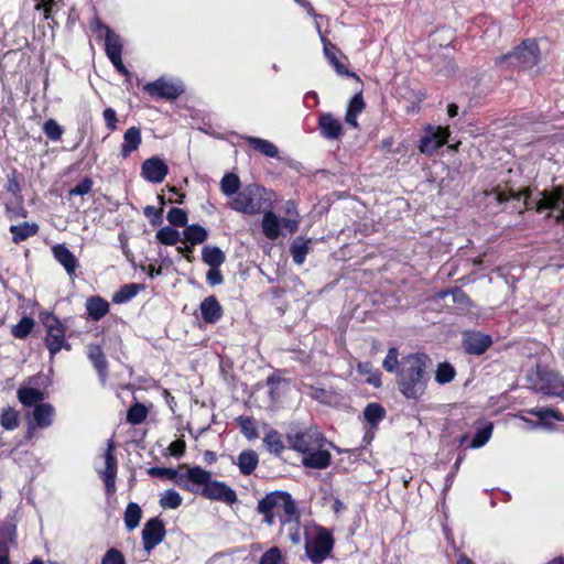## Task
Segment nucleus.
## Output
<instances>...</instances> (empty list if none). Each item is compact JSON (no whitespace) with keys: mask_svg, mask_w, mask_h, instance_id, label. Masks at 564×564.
I'll list each match as a JSON object with an SVG mask.
<instances>
[{"mask_svg":"<svg viewBox=\"0 0 564 564\" xmlns=\"http://www.w3.org/2000/svg\"><path fill=\"white\" fill-rule=\"evenodd\" d=\"M88 358L93 362L94 367L97 369L100 376H106L107 373V360L106 356L98 345H90L88 347Z\"/></svg>","mask_w":564,"mask_h":564,"instance_id":"nucleus-33","label":"nucleus"},{"mask_svg":"<svg viewBox=\"0 0 564 564\" xmlns=\"http://www.w3.org/2000/svg\"><path fill=\"white\" fill-rule=\"evenodd\" d=\"M43 324L46 328L45 345L51 357H54L62 348L70 349L65 339V328L56 316L47 315L43 319Z\"/></svg>","mask_w":564,"mask_h":564,"instance_id":"nucleus-8","label":"nucleus"},{"mask_svg":"<svg viewBox=\"0 0 564 564\" xmlns=\"http://www.w3.org/2000/svg\"><path fill=\"white\" fill-rule=\"evenodd\" d=\"M143 90L153 97L169 100L176 99L184 91L182 84L167 80L164 77L145 84Z\"/></svg>","mask_w":564,"mask_h":564,"instance_id":"nucleus-10","label":"nucleus"},{"mask_svg":"<svg viewBox=\"0 0 564 564\" xmlns=\"http://www.w3.org/2000/svg\"><path fill=\"white\" fill-rule=\"evenodd\" d=\"M52 252L56 261L63 265L67 274L72 278L78 268V260L74 253L64 245L58 243L52 248Z\"/></svg>","mask_w":564,"mask_h":564,"instance_id":"nucleus-19","label":"nucleus"},{"mask_svg":"<svg viewBox=\"0 0 564 564\" xmlns=\"http://www.w3.org/2000/svg\"><path fill=\"white\" fill-rule=\"evenodd\" d=\"M364 415L371 425H376L383 419L384 409L378 403H370L366 406Z\"/></svg>","mask_w":564,"mask_h":564,"instance_id":"nucleus-48","label":"nucleus"},{"mask_svg":"<svg viewBox=\"0 0 564 564\" xmlns=\"http://www.w3.org/2000/svg\"><path fill=\"white\" fill-rule=\"evenodd\" d=\"M527 412L531 415L536 416L541 421H547L551 419L556 420V421L562 420V415L558 412H556L550 408H534V409L528 410Z\"/></svg>","mask_w":564,"mask_h":564,"instance_id":"nucleus-54","label":"nucleus"},{"mask_svg":"<svg viewBox=\"0 0 564 564\" xmlns=\"http://www.w3.org/2000/svg\"><path fill=\"white\" fill-rule=\"evenodd\" d=\"M448 137V128L429 126L424 137L420 140L419 150L421 153L432 155L447 142Z\"/></svg>","mask_w":564,"mask_h":564,"instance_id":"nucleus-9","label":"nucleus"},{"mask_svg":"<svg viewBox=\"0 0 564 564\" xmlns=\"http://www.w3.org/2000/svg\"><path fill=\"white\" fill-rule=\"evenodd\" d=\"M148 473H149V475H151L153 477L167 478V479L174 480L176 485H177V479L181 474L173 468H165V467H151L148 470Z\"/></svg>","mask_w":564,"mask_h":564,"instance_id":"nucleus-57","label":"nucleus"},{"mask_svg":"<svg viewBox=\"0 0 564 564\" xmlns=\"http://www.w3.org/2000/svg\"><path fill=\"white\" fill-rule=\"evenodd\" d=\"M283 555L278 546H272L260 557L259 564H282Z\"/></svg>","mask_w":564,"mask_h":564,"instance_id":"nucleus-55","label":"nucleus"},{"mask_svg":"<svg viewBox=\"0 0 564 564\" xmlns=\"http://www.w3.org/2000/svg\"><path fill=\"white\" fill-rule=\"evenodd\" d=\"M86 310L91 319L99 321L109 312V304L99 296H93L87 300Z\"/></svg>","mask_w":564,"mask_h":564,"instance_id":"nucleus-28","label":"nucleus"},{"mask_svg":"<svg viewBox=\"0 0 564 564\" xmlns=\"http://www.w3.org/2000/svg\"><path fill=\"white\" fill-rule=\"evenodd\" d=\"M166 534L164 523L159 518L147 521L142 530V542L144 550L150 553L158 544H160Z\"/></svg>","mask_w":564,"mask_h":564,"instance_id":"nucleus-12","label":"nucleus"},{"mask_svg":"<svg viewBox=\"0 0 564 564\" xmlns=\"http://www.w3.org/2000/svg\"><path fill=\"white\" fill-rule=\"evenodd\" d=\"M456 376L455 368L447 361L437 365L435 371V381L438 384H445L454 380Z\"/></svg>","mask_w":564,"mask_h":564,"instance_id":"nucleus-40","label":"nucleus"},{"mask_svg":"<svg viewBox=\"0 0 564 564\" xmlns=\"http://www.w3.org/2000/svg\"><path fill=\"white\" fill-rule=\"evenodd\" d=\"M185 442L183 440H176L172 442L169 446L170 454L175 457H180L185 452Z\"/></svg>","mask_w":564,"mask_h":564,"instance_id":"nucleus-64","label":"nucleus"},{"mask_svg":"<svg viewBox=\"0 0 564 564\" xmlns=\"http://www.w3.org/2000/svg\"><path fill=\"white\" fill-rule=\"evenodd\" d=\"M183 235L185 237V240L188 241L191 245L203 243L208 236L207 230L204 227L196 224L185 226Z\"/></svg>","mask_w":564,"mask_h":564,"instance_id":"nucleus-36","label":"nucleus"},{"mask_svg":"<svg viewBox=\"0 0 564 564\" xmlns=\"http://www.w3.org/2000/svg\"><path fill=\"white\" fill-rule=\"evenodd\" d=\"M182 503V497L174 489L165 490L160 498V506L163 509H176Z\"/></svg>","mask_w":564,"mask_h":564,"instance_id":"nucleus-45","label":"nucleus"},{"mask_svg":"<svg viewBox=\"0 0 564 564\" xmlns=\"http://www.w3.org/2000/svg\"><path fill=\"white\" fill-rule=\"evenodd\" d=\"M43 131L45 135L52 141L61 140L64 129L54 119H48L44 122Z\"/></svg>","mask_w":564,"mask_h":564,"instance_id":"nucleus-51","label":"nucleus"},{"mask_svg":"<svg viewBox=\"0 0 564 564\" xmlns=\"http://www.w3.org/2000/svg\"><path fill=\"white\" fill-rule=\"evenodd\" d=\"M300 225V216H286L280 219V226L285 228L290 234H294Z\"/></svg>","mask_w":564,"mask_h":564,"instance_id":"nucleus-62","label":"nucleus"},{"mask_svg":"<svg viewBox=\"0 0 564 564\" xmlns=\"http://www.w3.org/2000/svg\"><path fill=\"white\" fill-rule=\"evenodd\" d=\"M91 187H93L91 178L85 177L82 182H79L76 186H74L69 191V195L70 196H74V195H79V196L86 195V194H88L91 191Z\"/></svg>","mask_w":564,"mask_h":564,"instance_id":"nucleus-61","label":"nucleus"},{"mask_svg":"<svg viewBox=\"0 0 564 564\" xmlns=\"http://www.w3.org/2000/svg\"><path fill=\"white\" fill-rule=\"evenodd\" d=\"M321 134L329 140H337L343 134V124L332 113H324L318 119Z\"/></svg>","mask_w":564,"mask_h":564,"instance_id":"nucleus-20","label":"nucleus"},{"mask_svg":"<svg viewBox=\"0 0 564 564\" xmlns=\"http://www.w3.org/2000/svg\"><path fill=\"white\" fill-rule=\"evenodd\" d=\"M202 318L208 323L214 324L223 316V308L214 295L207 296L200 303Z\"/></svg>","mask_w":564,"mask_h":564,"instance_id":"nucleus-23","label":"nucleus"},{"mask_svg":"<svg viewBox=\"0 0 564 564\" xmlns=\"http://www.w3.org/2000/svg\"><path fill=\"white\" fill-rule=\"evenodd\" d=\"M122 553L117 549H110L106 552L101 560V564H124Z\"/></svg>","mask_w":564,"mask_h":564,"instance_id":"nucleus-59","label":"nucleus"},{"mask_svg":"<svg viewBox=\"0 0 564 564\" xmlns=\"http://www.w3.org/2000/svg\"><path fill=\"white\" fill-rule=\"evenodd\" d=\"M202 496L227 505H232L237 501L236 491L225 482L216 480H210L209 484H206V487L202 489Z\"/></svg>","mask_w":564,"mask_h":564,"instance_id":"nucleus-15","label":"nucleus"},{"mask_svg":"<svg viewBox=\"0 0 564 564\" xmlns=\"http://www.w3.org/2000/svg\"><path fill=\"white\" fill-rule=\"evenodd\" d=\"M447 294H449V291H442V292L437 293V297L444 299ZM451 294L453 296L454 303H456L463 307H469L473 305L470 299L463 290L456 288L451 291Z\"/></svg>","mask_w":564,"mask_h":564,"instance_id":"nucleus-50","label":"nucleus"},{"mask_svg":"<svg viewBox=\"0 0 564 564\" xmlns=\"http://www.w3.org/2000/svg\"><path fill=\"white\" fill-rule=\"evenodd\" d=\"M142 176L152 183H161L169 173V167L163 160L150 158L142 163Z\"/></svg>","mask_w":564,"mask_h":564,"instance_id":"nucleus-18","label":"nucleus"},{"mask_svg":"<svg viewBox=\"0 0 564 564\" xmlns=\"http://www.w3.org/2000/svg\"><path fill=\"white\" fill-rule=\"evenodd\" d=\"M238 423L241 429V432L248 440H254L258 437L257 427L254 421L248 416L238 417Z\"/></svg>","mask_w":564,"mask_h":564,"instance_id":"nucleus-53","label":"nucleus"},{"mask_svg":"<svg viewBox=\"0 0 564 564\" xmlns=\"http://www.w3.org/2000/svg\"><path fill=\"white\" fill-rule=\"evenodd\" d=\"M332 455L328 451L318 448L306 453L302 458V465L306 468L325 469L330 465Z\"/></svg>","mask_w":564,"mask_h":564,"instance_id":"nucleus-21","label":"nucleus"},{"mask_svg":"<svg viewBox=\"0 0 564 564\" xmlns=\"http://www.w3.org/2000/svg\"><path fill=\"white\" fill-rule=\"evenodd\" d=\"M431 367L432 359L424 352L409 354L401 358L395 382L405 399L416 401L425 394Z\"/></svg>","mask_w":564,"mask_h":564,"instance_id":"nucleus-1","label":"nucleus"},{"mask_svg":"<svg viewBox=\"0 0 564 564\" xmlns=\"http://www.w3.org/2000/svg\"><path fill=\"white\" fill-rule=\"evenodd\" d=\"M203 261L208 264L210 268L220 267L225 260L226 256L218 247L205 246L202 250Z\"/></svg>","mask_w":564,"mask_h":564,"instance_id":"nucleus-30","label":"nucleus"},{"mask_svg":"<svg viewBox=\"0 0 564 564\" xmlns=\"http://www.w3.org/2000/svg\"><path fill=\"white\" fill-rule=\"evenodd\" d=\"M307 240L304 238L297 237L290 247V252L292 254L293 261L296 264H302L305 261L306 254L308 253L310 247H308Z\"/></svg>","mask_w":564,"mask_h":564,"instance_id":"nucleus-37","label":"nucleus"},{"mask_svg":"<svg viewBox=\"0 0 564 564\" xmlns=\"http://www.w3.org/2000/svg\"><path fill=\"white\" fill-rule=\"evenodd\" d=\"M143 213L147 217L151 218V224L153 226H159L162 224L163 221V218H162V214H163V208H155L154 206H147L144 207L143 209Z\"/></svg>","mask_w":564,"mask_h":564,"instance_id":"nucleus-60","label":"nucleus"},{"mask_svg":"<svg viewBox=\"0 0 564 564\" xmlns=\"http://www.w3.org/2000/svg\"><path fill=\"white\" fill-rule=\"evenodd\" d=\"M212 480V474L199 466L191 467L185 473H181L177 479V486L188 491H196V486L206 487Z\"/></svg>","mask_w":564,"mask_h":564,"instance_id":"nucleus-13","label":"nucleus"},{"mask_svg":"<svg viewBox=\"0 0 564 564\" xmlns=\"http://www.w3.org/2000/svg\"><path fill=\"white\" fill-rule=\"evenodd\" d=\"M280 218L272 212L263 210L262 231L269 240H276L280 237Z\"/></svg>","mask_w":564,"mask_h":564,"instance_id":"nucleus-25","label":"nucleus"},{"mask_svg":"<svg viewBox=\"0 0 564 564\" xmlns=\"http://www.w3.org/2000/svg\"><path fill=\"white\" fill-rule=\"evenodd\" d=\"M267 191L259 186H248L231 200L230 207L237 212L256 215L263 212L270 204L264 197Z\"/></svg>","mask_w":564,"mask_h":564,"instance_id":"nucleus-4","label":"nucleus"},{"mask_svg":"<svg viewBox=\"0 0 564 564\" xmlns=\"http://www.w3.org/2000/svg\"><path fill=\"white\" fill-rule=\"evenodd\" d=\"M99 475L104 479L106 492L112 495L116 491L117 477V458L115 456V444L112 440L108 441L105 453V469L99 470Z\"/></svg>","mask_w":564,"mask_h":564,"instance_id":"nucleus-14","label":"nucleus"},{"mask_svg":"<svg viewBox=\"0 0 564 564\" xmlns=\"http://www.w3.org/2000/svg\"><path fill=\"white\" fill-rule=\"evenodd\" d=\"M365 107H366V102L364 100L362 93L359 91L350 99V101L348 104L346 116H345L346 123L349 124L350 127H352L354 129H357L359 126L358 121H357V117L359 113H361L364 111Z\"/></svg>","mask_w":564,"mask_h":564,"instance_id":"nucleus-24","label":"nucleus"},{"mask_svg":"<svg viewBox=\"0 0 564 564\" xmlns=\"http://www.w3.org/2000/svg\"><path fill=\"white\" fill-rule=\"evenodd\" d=\"M258 455L254 451H243L238 456V466L243 475H250L254 471L258 465Z\"/></svg>","mask_w":564,"mask_h":564,"instance_id":"nucleus-29","label":"nucleus"},{"mask_svg":"<svg viewBox=\"0 0 564 564\" xmlns=\"http://www.w3.org/2000/svg\"><path fill=\"white\" fill-rule=\"evenodd\" d=\"M539 55L540 51L536 42L533 40H525L512 52L500 56L497 62H508L513 67L529 69L538 64Z\"/></svg>","mask_w":564,"mask_h":564,"instance_id":"nucleus-6","label":"nucleus"},{"mask_svg":"<svg viewBox=\"0 0 564 564\" xmlns=\"http://www.w3.org/2000/svg\"><path fill=\"white\" fill-rule=\"evenodd\" d=\"M142 510L135 502H129L124 511V524L129 531L134 530L141 520Z\"/></svg>","mask_w":564,"mask_h":564,"instance_id":"nucleus-35","label":"nucleus"},{"mask_svg":"<svg viewBox=\"0 0 564 564\" xmlns=\"http://www.w3.org/2000/svg\"><path fill=\"white\" fill-rule=\"evenodd\" d=\"M138 293V285L137 284H127L122 286L115 295H113V302L116 303H122L126 301L131 300L133 296H135Z\"/></svg>","mask_w":564,"mask_h":564,"instance_id":"nucleus-56","label":"nucleus"},{"mask_svg":"<svg viewBox=\"0 0 564 564\" xmlns=\"http://www.w3.org/2000/svg\"><path fill=\"white\" fill-rule=\"evenodd\" d=\"M155 238L162 245L174 246L181 240V235L176 229L165 226L158 230Z\"/></svg>","mask_w":564,"mask_h":564,"instance_id":"nucleus-41","label":"nucleus"},{"mask_svg":"<svg viewBox=\"0 0 564 564\" xmlns=\"http://www.w3.org/2000/svg\"><path fill=\"white\" fill-rule=\"evenodd\" d=\"M166 219L172 226L185 227L187 224V214L184 209L173 207L169 210Z\"/></svg>","mask_w":564,"mask_h":564,"instance_id":"nucleus-52","label":"nucleus"},{"mask_svg":"<svg viewBox=\"0 0 564 564\" xmlns=\"http://www.w3.org/2000/svg\"><path fill=\"white\" fill-rule=\"evenodd\" d=\"M491 344V336L480 332H471L464 335L463 346L466 352L470 355H482Z\"/></svg>","mask_w":564,"mask_h":564,"instance_id":"nucleus-17","label":"nucleus"},{"mask_svg":"<svg viewBox=\"0 0 564 564\" xmlns=\"http://www.w3.org/2000/svg\"><path fill=\"white\" fill-rule=\"evenodd\" d=\"M297 506L288 491L276 490L267 494L258 501L257 511L263 516V522L269 527L275 523V516L281 511V531L288 522L297 517Z\"/></svg>","mask_w":564,"mask_h":564,"instance_id":"nucleus-3","label":"nucleus"},{"mask_svg":"<svg viewBox=\"0 0 564 564\" xmlns=\"http://www.w3.org/2000/svg\"><path fill=\"white\" fill-rule=\"evenodd\" d=\"M263 443L268 451L275 455H280L284 449L282 435L275 430L268 431L263 438Z\"/></svg>","mask_w":564,"mask_h":564,"instance_id":"nucleus-38","label":"nucleus"},{"mask_svg":"<svg viewBox=\"0 0 564 564\" xmlns=\"http://www.w3.org/2000/svg\"><path fill=\"white\" fill-rule=\"evenodd\" d=\"M141 131L137 127L129 128L123 134V143L121 145V155L128 158L141 144Z\"/></svg>","mask_w":564,"mask_h":564,"instance_id":"nucleus-27","label":"nucleus"},{"mask_svg":"<svg viewBox=\"0 0 564 564\" xmlns=\"http://www.w3.org/2000/svg\"><path fill=\"white\" fill-rule=\"evenodd\" d=\"M0 423L6 430L12 431L19 426V415L14 409H4L1 413Z\"/></svg>","mask_w":564,"mask_h":564,"instance_id":"nucleus-49","label":"nucleus"},{"mask_svg":"<svg viewBox=\"0 0 564 564\" xmlns=\"http://www.w3.org/2000/svg\"><path fill=\"white\" fill-rule=\"evenodd\" d=\"M300 519H301V514H300V511L297 510L296 519L291 520L284 527L288 529L290 540L292 541L293 544H299L301 542Z\"/></svg>","mask_w":564,"mask_h":564,"instance_id":"nucleus-58","label":"nucleus"},{"mask_svg":"<svg viewBox=\"0 0 564 564\" xmlns=\"http://www.w3.org/2000/svg\"><path fill=\"white\" fill-rule=\"evenodd\" d=\"M34 326V321L31 317H23L21 321L12 327V335L15 338L23 339L25 338L32 330Z\"/></svg>","mask_w":564,"mask_h":564,"instance_id":"nucleus-46","label":"nucleus"},{"mask_svg":"<svg viewBox=\"0 0 564 564\" xmlns=\"http://www.w3.org/2000/svg\"><path fill=\"white\" fill-rule=\"evenodd\" d=\"M148 416V410L142 403L132 404L127 412V422L133 425L141 424Z\"/></svg>","mask_w":564,"mask_h":564,"instance_id":"nucleus-42","label":"nucleus"},{"mask_svg":"<svg viewBox=\"0 0 564 564\" xmlns=\"http://www.w3.org/2000/svg\"><path fill=\"white\" fill-rule=\"evenodd\" d=\"M9 230L12 234V241L14 243H20L22 241H25L30 237L35 236L39 231V225L35 223L24 221L19 225L10 226Z\"/></svg>","mask_w":564,"mask_h":564,"instance_id":"nucleus-26","label":"nucleus"},{"mask_svg":"<svg viewBox=\"0 0 564 564\" xmlns=\"http://www.w3.org/2000/svg\"><path fill=\"white\" fill-rule=\"evenodd\" d=\"M104 119L109 130L113 131L117 129V113L112 108H107L104 110Z\"/></svg>","mask_w":564,"mask_h":564,"instance_id":"nucleus-63","label":"nucleus"},{"mask_svg":"<svg viewBox=\"0 0 564 564\" xmlns=\"http://www.w3.org/2000/svg\"><path fill=\"white\" fill-rule=\"evenodd\" d=\"M105 46L109 58H118V56H121L122 45L120 37L109 28L106 29Z\"/></svg>","mask_w":564,"mask_h":564,"instance_id":"nucleus-34","label":"nucleus"},{"mask_svg":"<svg viewBox=\"0 0 564 564\" xmlns=\"http://www.w3.org/2000/svg\"><path fill=\"white\" fill-rule=\"evenodd\" d=\"M240 180L234 173H227L220 181V189L226 196H231L238 192Z\"/></svg>","mask_w":564,"mask_h":564,"instance_id":"nucleus-43","label":"nucleus"},{"mask_svg":"<svg viewBox=\"0 0 564 564\" xmlns=\"http://www.w3.org/2000/svg\"><path fill=\"white\" fill-rule=\"evenodd\" d=\"M492 434V423H487L485 426L480 427L474 438L471 440V443L469 447L471 448H479L484 446Z\"/></svg>","mask_w":564,"mask_h":564,"instance_id":"nucleus-47","label":"nucleus"},{"mask_svg":"<svg viewBox=\"0 0 564 564\" xmlns=\"http://www.w3.org/2000/svg\"><path fill=\"white\" fill-rule=\"evenodd\" d=\"M247 142L254 150L259 151L260 153L264 154L265 156L275 158L279 154V150H278L276 145L265 139H261V138H257V137H248Z\"/></svg>","mask_w":564,"mask_h":564,"instance_id":"nucleus-32","label":"nucleus"},{"mask_svg":"<svg viewBox=\"0 0 564 564\" xmlns=\"http://www.w3.org/2000/svg\"><path fill=\"white\" fill-rule=\"evenodd\" d=\"M334 542L327 529L317 527L315 534L305 541V553L314 564H321L332 554Z\"/></svg>","mask_w":564,"mask_h":564,"instance_id":"nucleus-5","label":"nucleus"},{"mask_svg":"<svg viewBox=\"0 0 564 564\" xmlns=\"http://www.w3.org/2000/svg\"><path fill=\"white\" fill-rule=\"evenodd\" d=\"M401 366V360H399V350L397 347H391L388 350L386 358L382 361V367L386 371L398 375V371Z\"/></svg>","mask_w":564,"mask_h":564,"instance_id":"nucleus-44","label":"nucleus"},{"mask_svg":"<svg viewBox=\"0 0 564 564\" xmlns=\"http://www.w3.org/2000/svg\"><path fill=\"white\" fill-rule=\"evenodd\" d=\"M55 415V410L50 403H40L35 405L33 411V422L29 424L26 438H32L34 436V431L36 427L46 429L52 425L53 417Z\"/></svg>","mask_w":564,"mask_h":564,"instance_id":"nucleus-16","label":"nucleus"},{"mask_svg":"<svg viewBox=\"0 0 564 564\" xmlns=\"http://www.w3.org/2000/svg\"><path fill=\"white\" fill-rule=\"evenodd\" d=\"M319 35H321V40L324 45L325 56L329 61V63L334 66L336 72L339 75H347V76L354 77L357 82H360L359 76L355 73H350L346 68V66L337 58V56H336L337 47L333 43H330L325 36H323L322 33Z\"/></svg>","mask_w":564,"mask_h":564,"instance_id":"nucleus-22","label":"nucleus"},{"mask_svg":"<svg viewBox=\"0 0 564 564\" xmlns=\"http://www.w3.org/2000/svg\"><path fill=\"white\" fill-rule=\"evenodd\" d=\"M288 442L292 449L305 455L308 452L323 448L326 438L316 427H307L290 433Z\"/></svg>","mask_w":564,"mask_h":564,"instance_id":"nucleus-7","label":"nucleus"},{"mask_svg":"<svg viewBox=\"0 0 564 564\" xmlns=\"http://www.w3.org/2000/svg\"><path fill=\"white\" fill-rule=\"evenodd\" d=\"M497 203L501 204L510 199H522L525 209L535 208L536 212L551 209L557 212L555 219L564 221V187H556L552 192H539L536 197L531 196L529 188L516 192L511 188L498 191L494 189L487 194Z\"/></svg>","mask_w":564,"mask_h":564,"instance_id":"nucleus-2","label":"nucleus"},{"mask_svg":"<svg viewBox=\"0 0 564 564\" xmlns=\"http://www.w3.org/2000/svg\"><path fill=\"white\" fill-rule=\"evenodd\" d=\"M539 381L535 383V390L546 395L564 398V378L558 373L550 371L536 372Z\"/></svg>","mask_w":564,"mask_h":564,"instance_id":"nucleus-11","label":"nucleus"},{"mask_svg":"<svg viewBox=\"0 0 564 564\" xmlns=\"http://www.w3.org/2000/svg\"><path fill=\"white\" fill-rule=\"evenodd\" d=\"M357 370L360 375L367 376L366 381L373 387L381 386V376L378 370L373 369V366L369 361L359 362L357 365Z\"/></svg>","mask_w":564,"mask_h":564,"instance_id":"nucleus-39","label":"nucleus"},{"mask_svg":"<svg viewBox=\"0 0 564 564\" xmlns=\"http://www.w3.org/2000/svg\"><path fill=\"white\" fill-rule=\"evenodd\" d=\"M18 399L25 406L37 405L44 399V393L35 388H20Z\"/></svg>","mask_w":564,"mask_h":564,"instance_id":"nucleus-31","label":"nucleus"}]
</instances>
